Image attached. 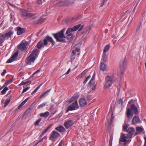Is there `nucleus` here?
Masks as SVG:
<instances>
[{
	"label": "nucleus",
	"instance_id": "6",
	"mask_svg": "<svg viewBox=\"0 0 146 146\" xmlns=\"http://www.w3.org/2000/svg\"><path fill=\"white\" fill-rule=\"evenodd\" d=\"M44 45H46L48 44V42H50L52 46H54L55 44V42L54 41L53 38L49 36H46L43 40Z\"/></svg>",
	"mask_w": 146,
	"mask_h": 146
},
{
	"label": "nucleus",
	"instance_id": "49",
	"mask_svg": "<svg viewBox=\"0 0 146 146\" xmlns=\"http://www.w3.org/2000/svg\"><path fill=\"white\" fill-rule=\"evenodd\" d=\"M9 84V80H7L6 81L3 86L4 87H6V86H7Z\"/></svg>",
	"mask_w": 146,
	"mask_h": 146
},
{
	"label": "nucleus",
	"instance_id": "9",
	"mask_svg": "<svg viewBox=\"0 0 146 146\" xmlns=\"http://www.w3.org/2000/svg\"><path fill=\"white\" fill-rule=\"evenodd\" d=\"M60 135V134L55 131H52L49 136V139L53 141L57 139Z\"/></svg>",
	"mask_w": 146,
	"mask_h": 146
},
{
	"label": "nucleus",
	"instance_id": "31",
	"mask_svg": "<svg viewBox=\"0 0 146 146\" xmlns=\"http://www.w3.org/2000/svg\"><path fill=\"white\" fill-rule=\"evenodd\" d=\"M75 49L73 50L72 52L73 54L75 55L76 52H80V49L79 48H75Z\"/></svg>",
	"mask_w": 146,
	"mask_h": 146
},
{
	"label": "nucleus",
	"instance_id": "53",
	"mask_svg": "<svg viewBox=\"0 0 146 146\" xmlns=\"http://www.w3.org/2000/svg\"><path fill=\"white\" fill-rule=\"evenodd\" d=\"M11 77V78L10 79V83L12 82L13 81V76L10 75V78Z\"/></svg>",
	"mask_w": 146,
	"mask_h": 146
},
{
	"label": "nucleus",
	"instance_id": "55",
	"mask_svg": "<svg viewBox=\"0 0 146 146\" xmlns=\"http://www.w3.org/2000/svg\"><path fill=\"white\" fill-rule=\"evenodd\" d=\"M12 13H11L10 14L11 15V21L13 20H15V18L14 16H13Z\"/></svg>",
	"mask_w": 146,
	"mask_h": 146
},
{
	"label": "nucleus",
	"instance_id": "16",
	"mask_svg": "<svg viewBox=\"0 0 146 146\" xmlns=\"http://www.w3.org/2000/svg\"><path fill=\"white\" fill-rule=\"evenodd\" d=\"M79 104L81 106L84 107L87 104V102L84 98H82L80 100Z\"/></svg>",
	"mask_w": 146,
	"mask_h": 146
},
{
	"label": "nucleus",
	"instance_id": "48",
	"mask_svg": "<svg viewBox=\"0 0 146 146\" xmlns=\"http://www.w3.org/2000/svg\"><path fill=\"white\" fill-rule=\"evenodd\" d=\"M41 120V119H38L37 121H36L35 123V125H38Z\"/></svg>",
	"mask_w": 146,
	"mask_h": 146
},
{
	"label": "nucleus",
	"instance_id": "7",
	"mask_svg": "<svg viewBox=\"0 0 146 146\" xmlns=\"http://www.w3.org/2000/svg\"><path fill=\"white\" fill-rule=\"evenodd\" d=\"M28 44V42L27 41L22 42L18 46L19 49L22 51L25 52L27 49L26 46Z\"/></svg>",
	"mask_w": 146,
	"mask_h": 146
},
{
	"label": "nucleus",
	"instance_id": "37",
	"mask_svg": "<svg viewBox=\"0 0 146 146\" xmlns=\"http://www.w3.org/2000/svg\"><path fill=\"white\" fill-rule=\"evenodd\" d=\"M37 47L38 49H40L43 46V43L39 41L37 44Z\"/></svg>",
	"mask_w": 146,
	"mask_h": 146
},
{
	"label": "nucleus",
	"instance_id": "46",
	"mask_svg": "<svg viewBox=\"0 0 146 146\" xmlns=\"http://www.w3.org/2000/svg\"><path fill=\"white\" fill-rule=\"evenodd\" d=\"M9 104V99H7L4 103V107H5Z\"/></svg>",
	"mask_w": 146,
	"mask_h": 146
},
{
	"label": "nucleus",
	"instance_id": "26",
	"mask_svg": "<svg viewBox=\"0 0 146 146\" xmlns=\"http://www.w3.org/2000/svg\"><path fill=\"white\" fill-rule=\"evenodd\" d=\"M95 77V72L94 73L93 76L90 80V81L89 82V85H91L92 82L93 83H94L95 82V81H94V79Z\"/></svg>",
	"mask_w": 146,
	"mask_h": 146
},
{
	"label": "nucleus",
	"instance_id": "29",
	"mask_svg": "<svg viewBox=\"0 0 146 146\" xmlns=\"http://www.w3.org/2000/svg\"><path fill=\"white\" fill-rule=\"evenodd\" d=\"M102 59L103 61L104 62H106L108 60V56L106 54H103L102 56Z\"/></svg>",
	"mask_w": 146,
	"mask_h": 146
},
{
	"label": "nucleus",
	"instance_id": "23",
	"mask_svg": "<svg viewBox=\"0 0 146 146\" xmlns=\"http://www.w3.org/2000/svg\"><path fill=\"white\" fill-rule=\"evenodd\" d=\"M50 91V89L46 91L44 93L42 94L40 96L39 98H43L49 94Z\"/></svg>",
	"mask_w": 146,
	"mask_h": 146
},
{
	"label": "nucleus",
	"instance_id": "62",
	"mask_svg": "<svg viewBox=\"0 0 146 146\" xmlns=\"http://www.w3.org/2000/svg\"><path fill=\"white\" fill-rule=\"evenodd\" d=\"M44 134L42 132L41 134L40 135L39 137H38L40 139L42 137V136H43V135H44Z\"/></svg>",
	"mask_w": 146,
	"mask_h": 146
},
{
	"label": "nucleus",
	"instance_id": "35",
	"mask_svg": "<svg viewBox=\"0 0 146 146\" xmlns=\"http://www.w3.org/2000/svg\"><path fill=\"white\" fill-rule=\"evenodd\" d=\"M53 125L52 124H50V125H49L48 127H47L46 129H45L42 132L44 134L46 133L48 130L51 128V127Z\"/></svg>",
	"mask_w": 146,
	"mask_h": 146
},
{
	"label": "nucleus",
	"instance_id": "20",
	"mask_svg": "<svg viewBox=\"0 0 146 146\" xmlns=\"http://www.w3.org/2000/svg\"><path fill=\"white\" fill-rule=\"evenodd\" d=\"M92 28V27L91 26H88L86 27L85 28L84 31L83 32L84 33V35L88 34Z\"/></svg>",
	"mask_w": 146,
	"mask_h": 146
},
{
	"label": "nucleus",
	"instance_id": "28",
	"mask_svg": "<svg viewBox=\"0 0 146 146\" xmlns=\"http://www.w3.org/2000/svg\"><path fill=\"white\" fill-rule=\"evenodd\" d=\"M110 48V46L109 45H107L105 46L103 50V54H106V53L108 50Z\"/></svg>",
	"mask_w": 146,
	"mask_h": 146
},
{
	"label": "nucleus",
	"instance_id": "47",
	"mask_svg": "<svg viewBox=\"0 0 146 146\" xmlns=\"http://www.w3.org/2000/svg\"><path fill=\"white\" fill-rule=\"evenodd\" d=\"M117 102L118 104H121L122 105L123 103V99L120 98L117 101Z\"/></svg>",
	"mask_w": 146,
	"mask_h": 146
},
{
	"label": "nucleus",
	"instance_id": "30",
	"mask_svg": "<svg viewBox=\"0 0 146 146\" xmlns=\"http://www.w3.org/2000/svg\"><path fill=\"white\" fill-rule=\"evenodd\" d=\"M35 16V15L34 14L31 13H28L26 17L28 18L33 19L34 18V17Z\"/></svg>",
	"mask_w": 146,
	"mask_h": 146
},
{
	"label": "nucleus",
	"instance_id": "32",
	"mask_svg": "<svg viewBox=\"0 0 146 146\" xmlns=\"http://www.w3.org/2000/svg\"><path fill=\"white\" fill-rule=\"evenodd\" d=\"M3 90L1 91V93L3 94H4L6 93V92L9 89L7 87H5L3 88Z\"/></svg>",
	"mask_w": 146,
	"mask_h": 146
},
{
	"label": "nucleus",
	"instance_id": "2",
	"mask_svg": "<svg viewBox=\"0 0 146 146\" xmlns=\"http://www.w3.org/2000/svg\"><path fill=\"white\" fill-rule=\"evenodd\" d=\"M80 25H76L72 28H68L66 31V34L68 39L72 40L73 38V32L76 31L80 27Z\"/></svg>",
	"mask_w": 146,
	"mask_h": 146
},
{
	"label": "nucleus",
	"instance_id": "8",
	"mask_svg": "<svg viewBox=\"0 0 146 146\" xmlns=\"http://www.w3.org/2000/svg\"><path fill=\"white\" fill-rule=\"evenodd\" d=\"M129 138L128 137L127 135V136H126L124 133H121L120 134V137L119 139V142H130L129 140L127 139Z\"/></svg>",
	"mask_w": 146,
	"mask_h": 146
},
{
	"label": "nucleus",
	"instance_id": "13",
	"mask_svg": "<svg viewBox=\"0 0 146 146\" xmlns=\"http://www.w3.org/2000/svg\"><path fill=\"white\" fill-rule=\"evenodd\" d=\"M73 124V121L71 120H69L65 121L64 124V125L66 129H68Z\"/></svg>",
	"mask_w": 146,
	"mask_h": 146
},
{
	"label": "nucleus",
	"instance_id": "64",
	"mask_svg": "<svg viewBox=\"0 0 146 146\" xmlns=\"http://www.w3.org/2000/svg\"><path fill=\"white\" fill-rule=\"evenodd\" d=\"M41 84H40V86H38L35 89V90H36V91H37V90L40 88V87L41 85Z\"/></svg>",
	"mask_w": 146,
	"mask_h": 146
},
{
	"label": "nucleus",
	"instance_id": "3",
	"mask_svg": "<svg viewBox=\"0 0 146 146\" xmlns=\"http://www.w3.org/2000/svg\"><path fill=\"white\" fill-rule=\"evenodd\" d=\"M65 31V29H63L60 32L56 33L53 34V35L57 41L61 42L64 40V38H65L64 33Z\"/></svg>",
	"mask_w": 146,
	"mask_h": 146
},
{
	"label": "nucleus",
	"instance_id": "58",
	"mask_svg": "<svg viewBox=\"0 0 146 146\" xmlns=\"http://www.w3.org/2000/svg\"><path fill=\"white\" fill-rule=\"evenodd\" d=\"M29 99V98H27L26 99H25L23 102H22L23 103V104H24L25 103L28 101V99Z\"/></svg>",
	"mask_w": 146,
	"mask_h": 146
},
{
	"label": "nucleus",
	"instance_id": "51",
	"mask_svg": "<svg viewBox=\"0 0 146 146\" xmlns=\"http://www.w3.org/2000/svg\"><path fill=\"white\" fill-rule=\"evenodd\" d=\"M3 42V39L1 36H0V45H2V43Z\"/></svg>",
	"mask_w": 146,
	"mask_h": 146
},
{
	"label": "nucleus",
	"instance_id": "5",
	"mask_svg": "<svg viewBox=\"0 0 146 146\" xmlns=\"http://www.w3.org/2000/svg\"><path fill=\"white\" fill-rule=\"evenodd\" d=\"M78 102L77 100H75L72 104L70 105L67 107L66 111L68 112L70 111L75 110L78 109Z\"/></svg>",
	"mask_w": 146,
	"mask_h": 146
},
{
	"label": "nucleus",
	"instance_id": "44",
	"mask_svg": "<svg viewBox=\"0 0 146 146\" xmlns=\"http://www.w3.org/2000/svg\"><path fill=\"white\" fill-rule=\"evenodd\" d=\"M90 77L91 76L90 75H89L88 77H86L85 80L83 82L84 84H85L86 83L88 80L90 78Z\"/></svg>",
	"mask_w": 146,
	"mask_h": 146
},
{
	"label": "nucleus",
	"instance_id": "52",
	"mask_svg": "<svg viewBox=\"0 0 146 146\" xmlns=\"http://www.w3.org/2000/svg\"><path fill=\"white\" fill-rule=\"evenodd\" d=\"M64 141L63 140H61V142L58 145V146H62V145L64 144Z\"/></svg>",
	"mask_w": 146,
	"mask_h": 146
},
{
	"label": "nucleus",
	"instance_id": "40",
	"mask_svg": "<svg viewBox=\"0 0 146 146\" xmlns=\"http://www.w3.org/2000/svg\"><path fill=\"white\" fill-rule=\"evenodd\" d=\"M129 143V142H119V145L121 146H126L127 143Z\"/></svg>",
	"mask_w": 146,
	"mask_h": 146
},
{
	"label": "nucleus",
	"instance_id": "50",
	"mask_svg": "<svg viewBox=\"0 0 146 146\" xmlns=\"http://www.w3.org/2000/svg\"><path fill=\"white\" fill-rule=\"evenodd\" d=\"M29 87H27L23 89L22 93H23L26 92L29 89Z\"/></svg>",
	"mask_w": 146,
	"mask_h": 146
},
{
	"label": "nucleus",
	"instance_id": "41",
	"mask_svg": "<svg viewBox=\"0 0 146 146\" xmlns=\"http://www.w3.org/2000/svg\"><path fill=\"white\" fill-rule=\"evenodd\" d=\"M114 119V117L113 116V113H112L111 114V117L110 119V123H109L110 125H111L112 124L113 122V121Z\"/></svg>",
	"mask_w": 146,
	"mask_h": 146
},
{
	"label": "nucleus",
	"instance_id": "22",
	"mask_svg": "<svg viewBox=\"0 0 146 146\" xmlns=\"http://www.w3.org/2000/svg\"><path fill=\"white\" fill-rule=\"evenodd\" d=\"M127 60H124L123 61H122L121 63L120 64V66L121 69L122 70H124L125 69V66L127 63Z\"/></svg>",
	"mask_w": 146,
	"mask_h": 146
},
{
	"label": "nucleus",
	"instance_id": "43",
	"mask_svg": "<svg viewBox=\"0 0 146 146\" xmlns=\"http://www.w3.org/2000/svg\"><path fill=\"white\" fill-rule=\"evenodd\" d=\"M44 20L42 18H40L38 19L36 22V23L37 24L41 23L43 22Z\"/></svg>",
	"mask_w": 146,
	"mask_h": 146
},
{
	"label": "nucleus",
	"instance_id": "10",
	"mask_svg": "<svg viewBox=\"0 0 146 146\" xmlns=\"http://www.w3.org/2000/svg\"><path fill=\"white\" fill-rule=\"evenodd\" d=\"M70 0H60L56 4L57 6H67L69 4Z\"/></svg>",
	"mask_w": 146,
	"mask_h": 146
},
{
	"label": "nucleus",
	"instance_id": "34",
	"mask_svg": "<svg viewBox=\"0 0 146 146\" xmlns=\"http://www.w3.org/2000/svg\"><path fill=\"white\" fill-rule=\"evenodd\" d=\"M136 131L138 132L139 133H140L142 132L143 130V129L140 127H137L136 128Z\"/></svg>",
	"mask_w": 146,
	"mask_h": 146
},
{
	"label": "nucleus",
	"instance_id": "17",
	"mask_svg": "<svg viewBox=\"0 0 146 146\" xmlns=\"http://www.w3.org/2000/svg\"><path fill=\"white\" fill-rule=\"evenodd\" d=\"M140 123V119L139 117L137 116L134 117L132 120V124L135 125Z\"/></svg>",
	"mask_w": 146,
	"mask_h": 146
},
{
	"label": "nucleus",
	"instance_id": "24",
	"mask_svg": "<svg viewBox=\"0 0 146 146\" xmlns=\"http://www.w3.org/2000/svg\"><path fill=\"white\" fill-rule=\"evenodd\" d=\"M50 113L48 111H46L45 113H42L40 114V115L41 117L47 118L49 115Z\"/></svg>",
	"mask_w": 146,
	"mask_h": 146
},
{
	"label": "nucleus",
	"instance_id": "25",
	"mask_svg": "<svg viewBox=\"0 0 146 146\" xmlns=\"http://www.w3.org/2000/svg\"><path fill=\"white\" fill-rule=\"evenodd\" d=\"M79 97V95L78 93H76L74 94L72 96L71 99V101H73L76 100V99Z\"/></svg>",
	"mask_w": 146,
	"mask_h": 146
},
{
	"label": "nucleus",
	"instance_id": "15",
	"mask_svg": "<svg viewBox=\"0 0 146 146\" xmlns=\"http://www.w3.org/2000/svg\"><path fill=\"white\" fill-rule=\"evenodd\" d=\"M18 52H16L13 53L10 59V63L16 60L17 58L18 55Z\"/></svg>",
	"mask_w": 146,
	"mask_h": 146
},
{
	"label": "nucleus",
	"instance_id": "59",
	"mask_svg": "<svg viewBox=\"0 0 146 146\" xmlns=\"http://www.w3.org/2000/svg\"><path fill=\"white\" fill-rule=\"evenodd\" d=\"M71 71L70 68L68 71L64 74H68Z\"/></svg>",
	"mask_w": 146,
	"mask_h": 146
},
{
	"label": "nucleus",
	"instance_id": "39",
	"mask_svg": "<svg viewBox=\"0 0 146 146\" xmlns=\"http://www.w3.org/2000/svg\"><path fill=\"white\" fill-rule=\"evenodd\" d=\"M89 86H92V90H95L96 87V85L94 83H93L92 82V84L91 85H89V84H88Z\"/></svg>",
	"mask_w": 146,
	"mask_h": 146
},
{
	"label": "nucleus",
	"instance_id": "60",
	"mask_svg": "<svg viewBox=\"0 0 146 146\" xmlns=\"http://www.w3.org/2000/svg\"><path fill=\"white\" fill-rule=\"evenodd\" d=\"M105 2V1H104L103 0V1L101 2V5L100 7H102Z\"/></svg>",
	"mask_w": 146,
	"mask_h": 146
},
{
	"label": "nucleus",
	"instance_id": "27",
	"mask_svg": "<svg viewBox=\"0 0 146 146\" xmlns=\"http://www.w3.org/2000/svg\"><path fill=\"white\" fill-rule=\"evenodd\" d=\"M28 12L25 10L22 9L21 11V15L26 17Z\"/></svg>",
	"mask_w": 146,
	"mask_h": 146
},
{
	"label": "nucleus",
	"instance_id": "63",
	"mask_svg": "<svg viewBox=\"0 0 146 146\" xmlns=\"http://www.w3.org/2000/svg\"><path fill=\"white\" fill-rule=\"evenodd\" d=\"M37 91L35 90V89L31 93V94L33 95Z\"/></svg>",
	"mask_w": 146,
	"mask_h": 146
},
{
	"label": "nucleus",
	"instance_id": "56",
	"mask_svg": "<svg viewBox=\"0 0 146 146\" xmlns=\"http://www.w3.org/2000/svg\"><path fill=\"white\" fill-rule=\"evenodd\" d=\"M24 105V104L22 102V103L18 106V108L19 109H20Z\"/></svg>",
	"mask_w": 146,
	"mask_h": 146
},
{
	"label": "nucleus",
	"instance_id": "12",
	"mask_svg": "<svg viewBox=\"0 0 146 146\" xmlns=\"http://www.w3.org/2000/svg\"><path fill=\"white\" fill-rule=\"evenodd\" d=\"M127 132L129 133L127 135L128 138H131L135 132V129L133 127H129L127 130Z\"/></svg>",
	"mask_w": 146,
	"mask_h": 146
},
{
	"label": "nucleus",
	"instance_id": "57",
	"mask_svg": "<svg viewBox=\"0 0 146 146\" xmlns=\"http://www.w3.org/2000/svg\"><path fill=\"white\" fill-rule=\"evenodd\" d=\"M39 143L38 142H36V141H35L33 142V144H34L33 146H36Z\"/></svg>",
	"mask_w": 146,
	"mask_h": 146
},
{
	"label": "nucleus",
	"instance_id": "19",
	"mask_svg": "<svg viewBox=\"0 0 146 146\" xmlns=\"http://www.w3.org/2000/svg\"><path fill=\"white\" fill-rule=\"evenodd\" d=\"M17 34L20 35L24 33L25 31V29L19 27H18L17 28Z\"/></svg>",
	"mask_w": 146,
	"mask_h": 146
},
{
	"label": "nucleus",
	"instance_id": "42",
	"mask_svg": "<svg viewBox=\"0 0 146 146\" xmlns=\"http://www.w3.org/2000/svg\"><path fill=\"white\" fill-rule=\"evenodd\" d=\"M129 127V125L127 124H124L123 127V129L125 131H127V128Z\"/></svg>",
	"mask_w": 146,
	"mask_h": 146
},
{
	"label": "nucleus",
	"instance_id": "18",
	"mask_svg": "<svg viewBox=\"0 0 146 146\" xmlns=\"http://www.w3.org/2000/svg\"><path fill=\"white\" fill-rule=\"evenodd\" d=\"M55 129L61 133H64L66 131L64 127L61 125L55 128Z\"/></svg>",
	"mask_w": 146,
	"mask_h": 146
},
{
	"label": "nucleus",
	"instance_id": "38",
	"mask_svg": "<svg viewBox=\"0 0 146 146\" xmlns=\"http://www.w3.org/2000/svg\"><path fill=\"white\" fill-rule=\"evenodd\" d=\"M47 103H42V104H40L39 105L38 107V109H41L42 108L44 107L46 104Z\"/></svg>",
	"mask_w": 146,
	"mask_h": 146
},
{
	"label": "nucleus",
	"instance_id": "11",
	"mask_svg": "<svg viewBox=\"0 0 146 146\" xmlns=\"http://www.w3.org/2000/svg\"><path fill=\"white\" fill-rule=\"evenodd\" d=\"M39 53V51L37 49H36L33 50L32 51L30 55L34 58H35V59H36L38 57Z\"/></svg>",
	"mask_w": 146,
	"mask_h": 146
},
{
	"label": "nucleus",
	"instance_id": "14",
	"mask_svg": "<svg viewBox=\"0 0 146 146\" xmlns=\"http://www.w3.org/2000/svg\"><path fill=\"white\" fill-rule=\"evenodd\" d=\"M35 60V58H34L30 55L27 58L25 62L27 64L30 65L31 63L34 62Z\"/></svg>",
	"mask_w": 146,
	"mask_h": 146
},
{
	"label": "nucleus",
	"instance_id": "1",
	"mask_svg": "<svg viewBox=\"0 0 146 146\" xmlns=\"http://www.w3.org/2000/svg\"><path fill=\"white\" fill-rule=\"evenodd\" d=\"M130 108H127L126 114L129 121L132 117L134 113L135 114H137L138 113V110L137 108L134 105L132 104L130 107Z\"/></svg>",
	"mask_w": 146,
	"mask_h": 146
},
{
	"label": "nucleus",
	"instance_id": "61",
	"mask_svg": "<svg viewBox=\"0 0 146 146\" xmlns=\"http://www.w3.org/2000/svg\"><path fill=\"white\" fill-rule=\"evenodd\" d=\"M40 71V70H39V69H38V70H37L35 72V73H34L33 75L35 74H36L38 72H39Z\"/></svg>",
	"mask_w": 146,
	"mask_h": 146
},
{
	"label": "nucleus",
	"instance_id": "4",
	"mask_svg": "<svg viewBox=\"0 0 146 146\" xmlns=\"http://www.w3.org/2000/svg\"><path fill=\"white\" fill-rule=\"evenodd\" d=\"M113 82V78L109 76H107L105 78V83L104 87L105 88H108L110 87Z\"/></svg>",
	"mask_w": 146,
	"mask_h": 146
},
{
	"label": "nucleus",
	"instance_id": "21",
	"mask_svg": "<svg viewBox=\"0 0 146 146\" xmlns=\"http://www.w3.org/2000/svg\"><path fill=\"white\" fill-rule=\"evenodd\" d=\"M100 68L103 71H105L106 70L107 66L104 63L102 62L100 64Z\"/></svg>",
	"mask_w": 146,
	"mask_h": 146
},
{
	"label": "nucleus",
	"instance_id": "33",
	"mask_svg": "<svg viewBox=\"0 0 146 146\" xmlns=\"http://www.w3.org/2000/svg\"><path fill=\"white\" fill-rule=\"evenodd\" d=\"M31 81H27L25 82L22 81V82L19 84L20 86L25 85L28 84H31Z\"/></svg>",
	"mask_w": 146,
	"mask_h": 146
},
{
	"label": "nucleus",
	"instance_id": "45",
	"mask_svg": "<svg viewBox=\"0 0 146 146\" xmlns=\"http://www.w3.org/2000/svg\"><path fill=\"white\" fill-rule=\"evenodd\" d=\"M123 71H122V70L119 71L117 72V75L118 76H120L122 74H123L124 73Z\"/></svg>",
	"mask_w": 146,
	"mask_h": 146
},
{
	"label": "nucleus",
	"instance_id": "54",
	"mask_svg": "<svg viewBox=\"0 0 146 146\" xmlns=\"http://www.w3.org/2000/svg\"><path fill=\"white\" fill-rule=\"evenodd\" d=\"M7 72V71L5 69L3 70V72L2 73L1 75L2 76H4L5 74Z\"/></svg>",
	"mask_w": 146,
	"mask_h": 146
},
{
	"label": "nucleus",
	"instance_id": "36",
	"mask_svg": "<svg viewBox=\"0 0 146 146\" xmlns=\"http://www.w3.org/2000/svg\"><path fill=\"white\" fill-rule=\"evenodd\" d=\"M1 36L2 38H3L4 39H6V38L9 36V32L5 33L4 34H3Z\"/></svg>",
	"mask_w": 146,
	"mask_h": 146
}]
</instances>
